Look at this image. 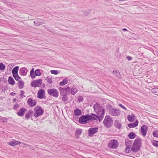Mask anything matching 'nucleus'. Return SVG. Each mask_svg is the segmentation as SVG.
I'll use <instances>...</instances> for the list:
<instances>
[{
    "label": "nucleus",
    "mask_w": 158,
    "mask_h": 158,
    "mask_svg": "<svg viewBox=\"0 0 158 158\" xmlns=\"http://www.w3.org/2000/svg\"><path fill=\"white\" fill-rule=\"evenodd\" d=\"M13 77L15 79V80L16 81H18L19 79H20V77L19 76L18 74L15 75L14 76H13Z\"/></svg>",
    "instance_id": "a18cd8bd"
},
{
    "label": "nucleus",
    "mask_w": 158,
    "mask_h": 158,
    "mask_svg": "<svg viewBox=\"0 0 158 158\" xmlns=\"http://www.w3.org/2000/svg\"><path fill=\"white\" fill-rule=\"evenodd\" d=\"M109 113L112 116H118L120 114L121 111L119 110L111 108L109 110Z\"/></svg>",
    "instance_id": "423d86ee"
},
{
    "label": "nucleus",
    "mask_w": 158,
    "mask_h": 158,
    "mask_svg": "<svg viewBox=\"0 0 158 158\" xmlns=\"http://www.w3.org/2000/svg\"><path fill=\"white\" fill-rule=\"evenodd\" d=\"M90 117L89 114H87L85 115H82L79 119V122L82 124H86L89 120H90Z\"/></svg>",
    "instance_id": "20e7f679"
},
{
    "label": "nucleus",
    "mask_w": 158,
    "mask_h": 158,
    "mask_svg": "<svg viewBox=\"0 0 158 158\" xmlns=\"http://www.w3.org/2000/svg\"><path fill=\"white\" fill-rule=\"evenodd\" d=\"M112 73L118 78L121 77V74L117 70H114L112 72Z\"/></svg>",
    "instance_id": "4be33fe9"
},
{
    "label": "nucleus",
    "mask_w": 158,
    "mask_h": 158,
    "mask_svg": "<svg viewBox=\"0 0 158 158\" xmlns=\"http://www.w3.org/2000/svg\"><path fill=\"white\" fill-rule=\"evenodd\" d=\"M24 82L22 80H19L18 81V87L19 89H22L24 87Z\"/></svg>",
    "instance_id": "cd10ccee"
},
{
    "label": "nucleus",
    "mask_w": 158,
    "mask_h": 158,
    "mask_svg": "<svg viewBox=\"0 0 158 158\" xmlns=\"http://www.w3.org/2000/svg\"><path fill=\"white\" fill-rule=\"evenodd\" d=\"M19 106V105L18 104L16 103L14 105L13 109H16Z\"/></svg>",
    "instance_id": "8fccbe9b"
},
{
    "label": "nucleus",
    "mask_w": 158,
    "mask_h": 158,
    "mask_svg": "<svg viewBox=\"0 0 158 158\" xmlns=\"http://www.w3.org/2000/svg\"><path fill=\"white\" fill-rule=\"evenodd\" d=\"M47 92L49 95L55 98H57L59 96L58 91L54 88L48 89Z\"/></svg>",
    "instance_id": "39448f33"
},
{
    "label": "nucleus",
    "mask_w": 158,
    "mask_h": 158,
    "mask_svg": "<svg viewBox=\"0 0 158 158\" xmlns=\"http://www.w3.org/2000/svg\"><path fill=\"white\" fill-rule=\"evenodd\" d=\"M118 106L119 107L122 108H123V109L126 110H127V109L122 104H121V103L119 104H118Z\"/></svg>",
    "instance_id": "09e8293b"
},
{
    "label": "nucleus",
    "mask_w": 158,
    "mask_h": 158,
    "mask_svg": "<svg viewBox=\"0 0 158 158\" xmlns=\"http://www.w3.org/2000/svg\"><path fill=\"white\" fill-rule=\"evenodd\" d=\"M82 130L81 129H78L76 131V134L77 136L80 135L82 133Z\"/></svg>",
    "instance_id": "4c0bfd02"
},
{
    "label": "nucleus",
    "mask_w": 158,
    "mask_h": 158,
    "mask_svg": "<svg viewBox=\"0 0 158 158\" xmlns=\"http://www.w3.org/2000/svg\"><path fill=\"white\" fill-rule=\"evenodd\" d=\"M42 82V80L41 79L35 80L32 82L31 85L34 87H39L41 85Z\"/></svg>",
    "instance_id": "9d476101"
},
{
    "label": "nucleus",
    "mask_w": 158,
    "mask_h": 158,
    "mask_svg": "<svg viewBox=\"0 0 158 158\" xmlns=\"http://www.w3.org/2000/svg\"><path fill=\"white\" fill-rule=\"evenodd\" d=\"M98 131V127H91L88 130V135L89 136H92V135L97 133Z\"/></svg>",
    "instance_id": "9b49d317"
},
{
    "label": "nucleus",
    "mask_w": 158,
    "mask_h": 158,
    "mask_svg": "<svg viewBox=\"0 0 158 158\" xmlns=\"http://www.w3.org/2000/svg\"><path fill=\"white\" fill-rule=\"evenodd\" d=\"M120 1H126V0H119Z\"/></svg>",
    "instance_id": "13d9d810"
},
{
    "label": "nucleus",
    "mask_w": 158,
    "mask_h": 158,
    "mask_svg": "<svg viewBox=\"0 0 158 158\" xmlns=\"http://www.w3.org/2000/svg\"><path fill=\"white\" fill-rule=\"evenodd\" d=\"M78 91L77 89L75 87H73L71 89V94L73 95H74Z\"/></svg>",
    "instance_id": "bb28decb"
},
{
    "label": "nucleus",
    "mask_w": 158,
    "mask_h": 158,
    "mask_svg": "<svg viewBox=\"0 0 158 158\" xmlns=\"http://www.w3.org/2000/svg\"><path fill=\"white\" fill-rule=\"evenodd\" d=\"M50 72L52 74L55 75H57L59 73L58 71L56 70H51Z\"/></svg>",
    "instance_id": "79ce46f5"
},
{
    "label": "nucleus",
    "mask_w": 158,
    "mask_h": 158,
    "mask_svg": "<svg viewBox=\"0 0 158 158\" xmlns=\"http://www.w3.org/2000/svg\"><path fill=\"white\" fill-rule=\"evenodd\" d=\"M59 90L60 91V94L61 95H62L63 96L65 95V90L64 88H63L60 87V88L59 89Z\"/></svg>",
    "instance_id": "2f4dec72"
},
{
    "label": "nucleus",
    "mask_w": 158,
    "mask_h": 158,
    "mask_svg": "<svg viewBox=\"0 0 158 158\" xmlns=\"http://www.w3.org/2000/svg\"><path fill=\"white\" fill-rule=\"evenodd\" d=\"M73 112L74 115L76 116L80 115L82 114L81 110L78 108L74 110Z\"/></svg>",
    "instance_id": "412c9836"
},
{
    "label": "nucleus",
    "mask_w": 158,
    "mask_h": 158,
    "mask_svg": "<svg viewBox=\"0 0 158 158\" xmlns=\"http://www.w3.org/2000/svg\"><path fill=\"white\" fill-rule=\"evenodd\" d=\"M45 93V91L43 89L39 90L37 94V97L40 99L43 98L44 95Z\"/></svg>",
    "instance_id": "4468645a"
},
{
    "label": "nucleus",
    "mask_w": 158,
    "mask_h": 158,
    "mask_svg": "<svg viewBox=\"0 0 158 158\" xmlns=\"http://www.w3.org/2000/svg\"><path fill=\"white\" fill-rule=\"evenodd\" d=\"M152 143L154 146L158 147V141L153 140L152 141Z\"/></svg>",
    "instance_id": "a19ab883"
},
{
    "label": "nucleus",
    "mask_w": 158,
    "mask_h": 158,
    "mask_svg": "<svg viewBox=\"0 0 158 158\" xmlns=\"http://www.w3.org/2000/svg\"><path fill=\"white\" fill-rule=\"evenodd\" d=\"M35 113L34 115L36 117H37L41 115L44 113V110L40 107H36L34 109Z\"/></svg>",
    "instance_id": "0eeeda50"
},
{
    "label": "nucleus",
    "mask_w": 158,
    "mask_h": 158,
    "mask_svg": "<svg viewBox=\"0 0 158 158\" xmlns=\"http://www.w3.org/2000/svg\"><path fill=\"white\" fill-rule=\"evenodd\" d=\"M93 108L97 115L101 114V117H104L105 113L104 109L101 107L99 104L97 103L95 104Z\"/></svg>",
    "instance_id": "f03ea898"
},
{
    "label": "nucleus",
    "mask_w": 158,
    "mask_h": 158,
    "mask_svg": "<svg viewBox=\"0 0 158 158\" xmlns=\"http://www.w3.org/2000/svg\"><path fill=\"white\" fill-rule=\"evenodd\" d=\"M123 31H128V30L126 29V28H124L123 29Z\"/></svg>",
    "instance_id": "5fc2aeb1"
},
{
    "label": "nucleus",
    "mask_w": 158,
    "mask_h": 158,
    "mask_svg": "<svg viewBox=\"0 0 158 158\" xmlns=\"http://www.w3.org/2000/svg\"><path fill=\"white\" fill-rule=\"evenodd\" d=\"M91 11V10H86L83 11V14L85 15H87L90 13Z\"/></svg>",
    "instance_id": "7c9ffc66"
},
{
    "label": "nucleus",
    "mask_w": 158,
    "mask_h": 158,
    "mask_svg": "<svg viewBox=\"0 0 158 158\" xmlns=\"http://www.w3.org/2000/svg\"><path fill=\"white\" fill-rule=\"evenodd\" d=\"M126 58L128 60H131L132 59V58L131 57L128 56H127Z\"/></svg>",
    "instance_id": "603ef678"
},
{
    "label": "nucleus",
    "mask_w": 158,
    "mask_h": 158,
    "mask_svg": "<svg viewBox=\"0 0 158 158\" xmlns=\"http://www.w3.org/2000/svg\"><path fill=\"white\" fill-rule=\"evenodd\" d=\"M2 122H6L7 121V120L5 118H3L1 119Z\"/></svg>",
    "instance_id": "864d4df0"
},
{
    "label": "nucleus",
    "mask_w": 158,
    "mask_h": 158,
    "mask_svg": "<svg viewBox=\"0 0 158 158\" xmlns=\"http://www.w3.org/2000/svg\"><path fill=\"white\" fill-rule=\"evenodd\" d=\"M118 141L114 139L111 140L110 143H108V146L110 148H116L118 147Z\"/></svg>",
    "instance_id": "6e6552de"
},
{
    "label": "nucleus",
    "mask_w": 158,
    "mask_h": 158,
    "mask_svg": "<svg viewBox=\"0 0 158 158\" xmlns=\"http://www.w3.org/2000/svg\"><path fill=\"white\" fill-rule=\"evenodd\" d=\"M20 143L21 142L19 141L13 140L9 143V145L11 146H14Z\"/></svg>",
    "instance_id": "aec40b11"
},
{
    "label": "nucleus",
    "mask_w": 158,
    "mask_h": 158,
    "mask_svg": "<svg viewBox=\"0 0 158 158\" xmlns=\"http://www.w3.org/2000/svg\"><path fill=\"white\" fill-rule=\"evenodd\" d=\"M128 136L130 139H134L136 135L134 133L131 132L129 133Z\"/></svg>",
    "instance_id": "c756f323"
},
{
    "label": "nucleus",
    "mask_w": 158,
    "mask_h": 158,
    "mask_svg": "<svg viewBox=\"0 0 158 158\" xmlns=\"http://www.w3.org/2000/svg\"><path fill=\"white\" fill-rule=\"evenodd\" d=\"M47 81L50 84H51L52 83V81L51 78H50L49 77H48L46 79Z\"/></svg>",
    "instance_id": "37998d69"
},
{
    "label": "nucleus",
    "mask_w": 158,
    "mask_h": 158,
    "mask_svg": "<svg viewBox=\"0 0 158 158\" xmlns=\"http://www.w3.org/2000/svg\"><path fill=\"white\" fill-rule=\"evenodd\" d=\"M127 118L129 122H132L135 120V117L134 114H132L131 115H128Z\"/></svg>",
    "instance_id": "f3484780"
},
{
    "label": "nucleus",
    "mask_w": 158,
    "mask_h": 158,
    "mask_svg": "<svg viewBox=\"0 0 158 158\" xmlns=\"http://www.w3.org/2000/svg\"><path fill=\"white\" fill-rule=\"evenodd\" d=\"M13 101L14 102H15L16 101V99L15 98H13Z\"/></svg>",
    "instance_id": "4d7b16f0"
},
{
    "label": "nucleus",
    "mask_w": 158,
    "mask_h": 158,
    "mask_svg": "<svg viewBox=\"0 0 158 158\" xmlns=\"http://www.w3.org/2000/svg\"><path fill=\"white\" fill-rule=\"evenodd\" d=\"M152 135L154 137L158 138V131H154L152 133Z\"/></svg>",
    "instance_id": "58836bf2"
},
{
    "label": "nucleus",
    "mask_w": 158,
    "mask_h": 158,
    "mask_svg": "<svg viewBox=\"0 0 158 158\" xmlns=\"http://www.w3.org/2000/svg\"><path fill=\"white\" fill-rule=\"evenodd\" d=\"M62 100L64 102H66L68 100L67 98L65 96H63V97L62 98Z\"/></svg>",
    "instance_id": "3c124183"
},
{
    "label": "nucleus",
    "mask_w": 158,
    "mask_h": 158,
    "mask_svg": "<svg viewBox=\"0 0 158 158\" xmlns=\"http://www.w3.org/2000/svg\"><path fill=\"white\" fill-rule=\"evenodd\" d=\"M152 91L153 93H154L155 94L158 95V88H153L152 89Z\"/></svg>",
    "instance_id": "72a5a7b5"
},
{
    "label": "nucleus",
    "mask_w": 158,
    "mask_h": 158,
    "mask_svg": "<svg viewBox=\"0 0 158 158\" xmlns=\"http://www.w3.org/2000/svg\"><path fill=\"white\" fill-rule=\"evenodd\" d=\"M34 69H32L30 72V76L33 79L35 78V76L34 74Z\"/></svg>",
    "instance_id": "f704fd0d"
},
{
    "label": "nucleus",
    "mask_w": 158,
    "mask_h": 158,
    "mask_svg": "<svg viewBox=\"0 0 158 158\" xmlns=\"http://www.w3.org/2000/svg\"><path fill=\"white\" fill-rule=\"evenodd\" d=\"M65 90V92L67 93H69L71 91V89L68 86L66 88H64Z\"/></svg>",
    "instance_id": "c03bdc74"
},
{
    "label": "nucleus",
    "mask_w": 158,
    "mask_h": 158,
    "mask_svg": "<svg viewBox=\"0 0 158 158\" xmlns=\"http://www.w3.org/2000/svg\"><path fill=\"white\" fill-rule=\"evenodd\" d=\"M113 120L109 115L106 116L103 121V123L105 127L107 128L110 127L113 125Z\"/></svg>",
    "instance_id": "7ed1b4c3"
},
{
    "label": "nucleus",
    "mask_w": 158,
    "mask_h": 158,
    "mask_svg": "<svg viewBox=\"0 0 158 158\" xmlns=\"http://www.w3.org/2000/svg\"><path fill=\"white\" fill-rule=\"evenodd\" d=\"M34 24L35 26H39L42 25L44 23L43 22L41 21V20L39 19L36 20L34 22Z\"/></svg>",
    "instance_id": "393cba45"
},
{
    "label": "nucleus",
    "mask_w": 158,
    "mask_h": 158,
    "mask_svg": "<svg viewBox=\"0 0 158 158\" xmlns=\"http://www.w3.org/2000/svg\"><path fill=\"white\" fill-rule=\"evenodd\" d=\"M5 68V65L2 63H0V70H3Z\"/></svg>",
    "instance_id": "ea45409f"
},
{
    "label": "nucleus",
    "mask_w": 158,
    "mask_h": 158,
    "mask_svg": "<svg viewBox=\"0 0 158 158\" xmlns=\"http://www.w3.org/2000/svg\"><path fill=\"white\" fill-rule=\"evenodd\" d=\"M15 93H13V92L12 93H11L10 94V95L12 96L15 95Z\"/></svg>",
    "instance_id": "6e6d98bb"
},
{
    "label": "nucleus",
    "mask_w": 158,
    "mask_h": 158,
    "mask_svg": "<svg viewBox=\"0 0 158 158\" xmlns=\"http://www.w3.org/2000/svg\"><path fill=\"white\" fill-rule=\"evenodd\" d=\"M26 111V109L24 108H21L20 109L19 111L17 112V114L18 116L22 117L24 115L25 112Z\"/></svg>",
    "instance_id": "dca6fc26"
},
{
    "label": "nucleus",
    "mask_w": 158,
    "mask_h": 158,
    "mask_svg": "<svg viewBox=\"0 0 158 158\" xmlns=\"http://www.w3.org/2000/svg\"><path fill=\"white\" fill-rule=\"evenodd\" d=\"M27 103L30 107H33L36 105V101L35 100H33L32 98H30L28 99Z\"/></svg>",
    "instance_id": "f8f14e48"
},
{
    "label": "nucleus",
    "mask_w": 158,
    "mask_h": 158,
    "mask_svg": "<svg viewBox=\"0 0 158 158\" xmlns=\"http://www.w3.org/2000/svg\"><path fill=\"white\" fill-rule=\"evenodd\" d=\"M8 82L9 83L12 85H14L15 84V81L13 78L11 77H9Z\"/></svg>",
    "instance_id": "a878e982"
},
{
    "label": "nucleus",
    "mask_w": 158,
    "mask_h": 158,
    "mask_svg": "<svg viewBox=\"0 0 158 158\" xmlns=\"http://www.w3.org/2000/svg\"><path fill=\"white\" fill-rule=\"evenodd\" d=\"M24 93H25L24 91L21 90L20 92V97H22V98L23 97H23H25L26 96L25 95H23V94H24Z\"/></svg>",
    "instance_id": "49530a36"
},
{
    "label": "nucleus",
    "mask_w": 158,
    "mask_h": 158,
    "mask_svg": "<svg viewBox=\"0 0 158 158\" xmlns=\"http://www.w3.org/2000/svg\"><path fill=\"white\" fill-rule=\"evenodd\" d=\"M148 129V126L146 125H143L141 126V130L142 135L145 136L146 135Z\"/></svg>",
    "instance_id": "ddd939ff"
},
{
    "label": "nucleus",
    "mask_w": 158,
    "mask_h": 158,
    "mask_svg": "<svg viewBox=\"0 0 158 158\" xmlns=\"http://www.w3.org/2000/svg\"><path fill=\"white\" fill-rule=\"evenodd\" d=\"M126 146V148L125 149L126 152L127 153L130 152L132 151L131 149V146Z\"/></svg>",
    "instance_id": "e433bc0d"
},
{
    "label": "nucleus",
    "mask_w": 158,
    "mask_h": 158,
    "mask_svg": "<svg viewBox=\"0 0 158 158\" xmlns=\"http://www.w3.org/2000/svg\"><path fill=\"white\" fill-rule=\"evenodd\" d=\"M101 114L100 115H97L95 114L92 113L91 115H89V116L90 117V120L93 119L94 120H99V121L102 120L103 118L104 117H101Z\"/></svg>",
    "instance_id": "1a4fd4ad"
},
{
    "label": "nucleus",
    "mask_w": 158,
    "mask_h": 158,
    "mask_svg": "<svg viewBox=\"0 0 158 158\" xmlns=\"http://www.w3.org/2000/svg\"><path fill=\"white\" fill-rule=\"evenodd\" d=\"M125 145L126 146H131V141L127 139H126L125 140Z\"/></svg>",
    "instance_id": "473e14b6"
},
{
    "label": "nucleus",
    "mask_w": 158,
    "mask_h": 158,
    "mask_svg": "<svg viewBox=\"0 0 158 158\" xmlns=\"http://www.w3.org/2000/svg\"><path fill=\"white\" fill-rule=\"evenodd\" d=\"M78 101L79 102H82L83 101V97L82 96H78Z\"/></svg>",
    "instance_id": "de8ad7c7"
},
{
    "label": "nucleus",
    "mask_w": 158,
    "mask_h": 158,
    "mask_svg": "<svg viewBox=\"0 0 158 158\" xmlns=\"http://www.w3.org/2000/svg\"><path fill=\"white\" fill-rule=\"evenodd\" d=\"M19 69V67L17 66L15 67L12 69V73L13 74V76H14L15 75L18 74V70Z\"/></svg>",
    "instance_id": "a211bd4d"
},
{
    "label": "nucleus",
    "mask_w": 158,
    "mask_h": 158,
    "mask_svg": "<svg viewBox=\"0 0 158 158\" xmlns=\"http://www.w3.org/2000/svg\"><path fill=\"white\" fill-rule=\"evenodd\" d=\"M27 70L25 67L21 68L19 71V73L21 76H26L27 75Z\"/></svg>",
    "instance_id": "2eb2a0df"
},
{
    "label": "nucleus",
    "mask_w": 158,
    "mask_h": 158,
    "mask_svg": "<svg viewBox=\"0 0 158 158\" xmlns=\"http://www.w3.org/2000/svg\"><path fill=\"white\" fill-rule=\"evenodd\" d=\"M35 75L36 76H40L41 75V73L39 69H36L35 70L34 72Z\"/></svg>",
    "instance_id": "c9c22d12"
},
{
    "label": "nucleus",
    "mask_w": 158,
    "mask_h": 158,
    "mask_svg": "<svg viewBox=\"0 0 158 158\" xmlns=\"http://www.w3.org/2000/svg\"><path fill=\"white\" fill-rule=\"evenodd\" d=\"M33 113V111L32 110H29L28 112L25 115V118L27 119H28L31 116Z\"/></svg>",
    "instance_id": "b1692460"
},
{
    "label": "nucleus",
    "mask_w": 158,
    "mask_h": 158,
    "mask_svg": "<svg viewBox=\"0 0 158 158\" xmlns=\"http://www.w3.org/2000/svg\"><path fill=\"white\" fill-rule=\"evenodd\" d=\"M114 125L116 127L119 129L122 126V124L118 120H117L115 121Z\"/></svg>",
    "instance_id": "5701e85b"
},
{
    "label": "nucleus",
    "mask_w": 158,
    "mask_h": 158,
    "mask_svg": "<svg viewBox=\"0 0 158 158\" xmlns=\"http://www.w3.org/2000/svg\"><path fill=\"white\" fill-rule=\"evenodd\" d=\"M68 80L67 78L64 79L62 81L59 83L60 86H63L66 85L68 82Z\"/></svg>",
    "instance_id": "c85d7f7f"
},
{
    "label": "nucleus",
    "mask_w": 158,
    "mask_h": 158,
    "mask_svg": "<svg viewBox=\"0 0 158 158\" xmlns=\"http://www.w3.org/2000/svg\"><path fill=\"white\" fill-rule=\"evenodd\" d=\"M142 139L140 138H137L135 140L131 148L132 151L134 152H137L141 148Z\"/></svg>",
    "instance_id": "f257e3e1"
},
{
    "label": "nucleus",
    "mask_w": 158,
    "mask_h": 158,
    "mask_svg": "<svg viewBox=\"0 0 158 158\" xmlns=\"http://www.w3.org/2000/svg\"><path fill=\"white\" fill-rule=\"evenodd\" d=\"M138 124V121L136 120L135 123L128 124V126L130 128H134L137 127Z\"/></svg>",
    "instance_id": "6ab92c4d"
}]
</instances>
